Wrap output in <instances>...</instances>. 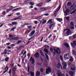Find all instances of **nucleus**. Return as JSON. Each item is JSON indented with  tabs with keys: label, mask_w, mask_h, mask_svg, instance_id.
Segmentation results:
<instances>
[{
	"label": "nucleus",
	"mask_w": 76,
	"mask_h": 76,
	"mask_svg": "<svg viewBox=\"0 0 76 76\" xmlns=\"http://www.w3.org/2000/svg\"><path fill=\"white\" fill-rule=\"evenodd\" d=\"M12 10V9H9L8 10H7V13H8L10 12Z\"/></svg>",
	"instance_id": "nucleus-45"
},
{
	"label": "nucleus",
	"mask_w": 76,
	"mask_h": 76,
	"mask_svg": "<svg viewBox=\"0 0 76 76\" xmlns=\"http://www.w3.org/2000/svg\"><path fill=\"white\" fill-rule=\"evenodd\" d=\"M69 57H70V55L68 53L65 54L64 56V58L66 59H69Z\"/></svg>",
	"instance_id": "nucleus-6"
},
{
	"label": "nucleus",
	"mask_w": 76,
	"mask_h": 76,
	"mask_svg": "<svg viewBox=\"0 0 76 76\" xmlns=\"http://www.w3.org/2000/svg\"><path fill=\"white\" fill-rule=\"evenodd\" d=\"M29 4H30V5H33L34 4H33V3H32V2H30Z\"/></svg>",
	"instance_id": "nucleus-63"
},
{
	"label": "nucleus",
	"mask_w": 76,
	"mask_h": 76,
	"mask_svg": "<svg viewBox=\"0 0 76 76\" xmlns=\"http://www.w3.org/2000/svg\"><path fill=\"white\" fill-rule=\"evenodd\" d=\"M22 8H18L17 9H15L13 10L14 12L15 11H16V10H19V9H21Z\"/></svg>",
	"instance_id": "nucleus-30"
},
{
	"label": "nucleus",
	"mask_w": 76,
	"mask_h": 76,
	"mask_svg": "<svg viewBox=\"0 0 76 76\" xmlns=\"http://www.w3.org/2000/svg\"><path fill=\"white\" fill-rule=\"evenodd\" d=\"M35 33V30H34L31 32L29 34V37H32L33 35H34Z\"/></svg>",
	"instance_id": "nucleus-10"
},
{
	"label": "nucleus",
	"mask_w": 76,
	"mask_h": 76,
	"mask_svg": "<svg viewBox=\"0 0 76 76\" xmlns=\"http://www.w3.org/2000/svg\"><path fill=\"white\" fill-rule=\"evenodd\" d=\"M73 60H74L73 58L71 56L70 58V59L69 60L70 61V62H72L73 61Z\"/></svg>",
	"instance_id": "nucleus-20"
},
{
	"label": "nucleus",
	"mask_w": 76,
	"mask_h": 76,
	"mask_svg": "<svg viewBox=\"0 0 76 76\" xmlns=\"http://www.w3.org/2000/svg\"><path fill=\"white\" fill-rule=\"evenodd\" d=\"M23 46H20L19 47V49H22V48H23Z\"/></svg>",
	"instance_id": "nucleus-39"
},
{
	"label": "nucleus",
	"mask_w": 76,
	"mask_h": 76,
	"mask_svg": "<svg viewBox=\"0 0 76 76\" xmlns=\"http://www.w3.org/2000/svg\"><path fill=\"white\" fill-rule=\"evenodd\" d=\"M20 19V18H13L12 19V20H18V19Z\"/></svg>",
	"instance_id": "nucleus-27"
},
{
	"label": "nucleus",
	"mask_w": 76,
	"mask_h": 76,
	"mask_svg": "<svg viewBox=\"0 0 76 76\" xmlns=\"http://www.w3.org/2000/svg\"><path fill=\"white\" fill-rule=\"evenodd\" d=\"M67 31L66 32V34L67 35H70V29H66L64 30V31Z\"/></svg>",
	"instance_id": "nucleus-7"
},
{
	"label": "nucleus",
	"mask_w": 76,
	"mask_h": 76,
	"mask_svg": "<svg viewBox=\"0 0 76 76\" xmlns=\"http://www.w3.org/2000/svg\"><path fill=\"white\" fill-rule=\"evenodd\" d=\"M21 42V41L20 40L18 41V42H17V44H19Z\"/></svg>",
	"instance_id": "nucleus-53"
},
{
	"label": "nucleus",
	"mask_w": 76,
	"mask_h": 76,
	"mask_svg": "<svg viewBox=\"0 0 76 76\" xmlns=\"http://www.w3.org/2000/svg\"><path fill=\"white\" fill-rule=\"evenodd\" d=\"M70 25L72 26L71 29H74L75 28H74V26H75V23L73 21L71 22Z\"/></svg>",
	"instance_id": "nucleus-3"
},
{
	"label": "nucleus",
	"mask_w": 76,
	"mask_h": 76,
	"mask_svg": "<svg viewBox=\"0 0 76 76\" xmlns=\"http://www.w3.org/2000/svg\"><path fill=\"white\" fill-rule=\"evenodd\" d=\"M60 58L62 61H63V57L62 56H60Z\"/></svg>",
	"instance_id": "nucleus-31"
},
{
	"label": "nucleus",
	"mask_w": 76,
	"mask_h": 76,
	"mask_svg": "<svg viewBox=\"0 0 76 76\" xmlns=\"http://www.w3.org/2000/svg\"><path fill=\"white\" fill-rule=\"evenodd\" d=\"M9 26H13V25L12 24H9Z\"/></svg>",
	"instance_id": "nucleus-57"
},
{
	"label": "nucleus",
	"mask_w": 76,
	"mask_h": 76,
	"mask_svg": "<svg viewBox=\"0 0 76 76\" xmlns=\"http://www.w3.org/2000/svg\"><path fill=\"white\" fill-rule=\"evenodd\" d=\"M49 72H51V69L49 67L46 69V74H49Z\"/></svg>",
	"instance_id": "nucleus-4"
},
{
	"label": "nucleus",
	"mask_w": 76,
	"mask_h": 76,
	"mask_svg": "<svg viewBox=\"0 0 76 76\" xmlns=\"http://www.w3.org/2000/svg\"><path fill=\"white\" fill-rule=\"evenodd\" d=\"M5 70H7H7H9V67H8V66H6V67L5 68Z\"/></svg>",
	"instance_id": "nucleus-40"
},
{
	"label": "nucleus",
	"mask_w": 76,
	"mask_h": 76,
	"mask_svg": "<svg viewBox=\"0 0 76 76\" xmlns=\"http://www.w3.org/2000/svg\"><path fill=\"white\" fill-rule=\"evenodd\" d=\"M27 56L28 57H30V54L28 53L27 54Z\"/></svg>",
	"instance_id": "nucleus-64"
},
{
	"label": "nucleus",
	"mask_w": 76,
	"mask_h": 76,
	"mask_svg": "<svg viewBox=\"0 0 76 76\" xmlns=\"http://www.w3.org/2000/svg\"><path fill=\"white\" fill-rule=\"evenodd\" d=\"M74 68L73 67L71 68V70L73 71L75 70H76V66H75L74 65Z\"/></svg>",
	"instance_id": "nucleus-21"
},
{
	"label": "nucleus",
	"mask_w": 76,
	"mask_h": 76,
	"mask_svg": "<svg viewBox=\"0 0 76 76\" xmlns=\"http://www.w3.org/2000/svg\"><path fill=\"white\" fill-rule=\"evenodd\" d=\"M46 57L47 60H49V57H48V56L47 54H46Z\"/></svg>",
	"instance_id": "nucleus-36"
},
{
	"label": "nucleus",
	"mask_w": 76,
	"mask_h": 76,
	"mask_svg": "<svg viewBox=\"0 0 76 76\" xmlns=\"http://www.w3.org/2000/svg\"><path fill=\"white\" fill-rule=\"evenodd\" d=\"M9 36L10 38H11V37H13V36L12 35H9Z\"/></svg>",
	"instance_id": "nucleus-50"
},
{
	"label": "nucleus",
	"mask_w": 76,
	"mask_h": 76,
	"mask_svg": "<svg viewBox=\"0 0 76 76\" xmlns=\"http://www.w3.org/2000/svg\"><path fill=\"white\" fill-rule=\"evenodd\" d=\"M28 73H29L30 72H29V67H28Z\"/></svg>",
	"instance_id": "nucleus-60"
},
{
	"label": "nucleus",
	"mask_w": 76,
	"mask_h": 76,
	"mask_svg": "<svg viewBox=\"0 0 76 76\" xmlns=\"http://www.w3.org/2000/svg\"><path fill=\"white\" fill-rule=\"evenodd\" d=\"M76 10L75 9L74 11H73L72 12H71L70 13V14L71 15H72V14H73V13H75V12H76Z\"/></svg>",
	"instance_id": "nucleus-37"
},
{
	"label": "nucleus",
	"mask_w": 76,
	"mask_h": 76,
	"mask_svg": "<svg viewBox=\"0 0 76 76\" xmlns=\"http://www.w3.org/2000/svg\"><path fill=\"white\" fill-rule=\"evenodd\" d=\"M64 18H65L67 20H69V19H70V18L69 17H65Z\"/></svg>",
	"instance_id": "nucleus-34"
},
{
	"label": "nucleus",
	"mask_w": 76,
	"mask_h": 76,
	"mask_svg": "<svg viewBox=\"0 0 76 76\" xmlns=\"http://www.w3.org/2000/svg\"><path fill=\"white\" fill-rule=\"evenodd\" d=\"M57 67L58 69H60V68L61 69H62L63 67H62V66L60 64L58 63L57 66Z\"/></svg>",
	"instance_id": "nucleus-8"
},
{
	"label": "nucleus",
	"mask_w": 76,
	"mask_h": 76,
	"mask_svg": "<svg viewBox=\"0 0 76 76\" xmlns=\"http://www.w3.org/2000/svg\"><path fill=\"white\" fill-rule=\"evenodd\" d=\"M52 20H53L52 19H50L47 22V24H48V26H50L52 24V23H53Z\"/></svg>",
	"instance_id": "nucleus-5"
},
{
	"label": "nucleus",
	"mask_w": 76,
	"mask_h": 76,
	"mask_svg": "<svg viewBox=\"0 0 76 76\" xmlns=\"http://www.w3.org/2000/svg\"><path fill=\"white\" fill-rule=\"evenodd\" d=\"M49 15V14L48 13L46 14H45L43 15V16H48Z\"/></svg>",
	"instance_id": "nucleus-55"
},
{
	"label": "nucleus",
	"mask_w": 76,
	"mask_h": 76,
	"mask_svg": "<svg viewBox=\"0 0 76 76\" xmlns=\"http://www.w3.org/2000/svg\"><path fill=\"white\" fill-rule=\"evenodd\" d=\"M15 40H18V39H19V38H18V37H15Z\"/></svg>",
	"instance_id": "nucleus-59"
},
{
	"label": "nucleus",
	"mask_w": 76,
	"mask_h": 76,
	"mask_svg": "<svg viewBox=\"0 0 76 76\" xmlns=\"http://www.w3.org/2000/svg\"><path fill=\"white\" fill-rule=\"evenodd\" d=\"M71 44L72 46L73 47V48H75V47L73 45V44L72 43H71Z\"/></svg>",
	"instance_id": "nucleus-42"
},
{
	"label": "nucleus",
	"mask_w": 76,
	"mask_h": 76,
	"mask_svg": "<svg viewBox=\"0 0 76 76\" xmlns=\"http://www.w3.org/2000/svg\"><path fill=\"white\" fill-rule=\"evenodd\" d=\"M27 27L28 28H29L28 29L27 33L28 34V33H29V32H30L32 31V30L31 28H32V26H27Z\"/></svg>",
	"instance_id": "nucleus-11"
},
{
	"label": "nucleus",
	"mask_w": 76,
	"mask_h": 76,
	"mask_svg": "<svg viewBox=\"0 0 76 76\" xmlns=\"http://www.w3.org/2000/svg\"><path fill=\"white\" fill-rule=\"evenodd\" d=\"M75 8H76V6L75 5L73 4V5H71L70 7L71 10H74Z\"/></svg>",
	"instance_id": "nucleus-12"
},
{
	"label": "nucleus",
	"mask_w": 76,
	"mask_h": 76,
	"mask_svg": "<svg viewBox=\"0 0 76 76\" xmlns=\"http://www.w3.org/2000/svg\"><path fill=\"white\" fill-rule=\"evenodd\" d=\"M44 47H45V48H49V46L47 45H45L44 46Z\"/></svg>",
	"instance_id": "nucleus-52"
},
{
	"label": "nucleus",
	"mask_w": 76,
	"mask_h": 76,
	"mask_svg": "<svg viewBox=\"0 0 76 76\" xmlns=\"http://www.w3.org/2000/svg\"><path fill=\"white\" fill-rule=\"evenodd\" d=\"M7 72V70H6L5 71H4V72H3L2 74H4L5 73H6V72Z\"/></svg>",
	"instance_id": "nucleus-62"
},
{
	"label": "nucleus",
	"mask_w": 76,
	"mask_h": 76,
	"mask_svg": "<svg viewBox=\"0 0 76 76\" xmlns=\"http://www.w3.org/2000/svg\"><path fill=\"white\" fill-rule=\"evenodd\" d=\"M73 38H76V35H74L73 36Z\"/></svg>",
	"instance_id": "nucleus-56"
},
{
	"label": "nucleus",
	"mask_w": 76,
	"mask_h": 76,
	"mask_svg": "<svg viewBox=\"0 0 76 76\" xmlns=\"http://www.w3.org/2000/svg\"><path fill=\"white\" fill-rule=\"evenodd\" d=\"M50 51L51 52H53V48H50Z\"/></svg>",
	"instance_id": "nucleus-54"
},
{
	"label": "nucleus",
	"mask_w": 76,
	"mask_h": 76,
	"mask_svg": "<svg viewBox=\"0 0 76 76\" xmlns=\"http://www.w3.org/2000/svg\"><path fill=\"white\" fill-rule=\"evenodd\" d=\"M69 73L71 76H72L73 75V74H74V73H73V72L72 71H70Z\"/></svg>",
	"instance_id": "nucleus-23"
},
{
	"label": "nucleus",
	"mask_w": 76,
	"mask_h": 76,
	"mask_svg": "<svg viewBox=\"0 0 76 76\" xmlns=\"http://www.w3.org/2000/svg\"><path fill=\"white\" fill-rule=\"evenodd\" d=\"M29 61H32V64H34V63H35V61H34V58H32V57H31Z\"/></svg>",
	"instance_id": "nucleus-13"
},
{
	"label": "nucleus",
	"mask_w": 76,
	"mask_h": 76,
	"mask_svg": "<svg viewBox=\"0 0 76 76\" xmlns=\"http://www.w3.org/2000/svg\"><path fill=\"white\" fill-rule=\"evenodd\" d=\"M40 72L38 71H37L36 72V76H40Z\"/></svg>",
	"instance_id": "nucleus-18"
},
{
	"label": "nucleus",
	"mask_w": 76,
	"mask_h": 76,
	"mask_svg": "<svg viewBox=\"0 0 76 76\" xmlns=\"http://www.w3.org/2000/svg\"><path fill=\"white\" fill-rule=\"evenodd\" d=\"M72 53H73V54H74V55H75V56H76V52L75 51V50H72Z\"/></svg>",
	"instance_id": "nucleus-38"
},
{
	"label": "nucleus",
	"mask_w": 76,
	"mask_h": 76,
	"mask_svg": "<svg viewBox=\"0 0 76 76\" xmlns=\"http://www.w3.org/2000/svg\"><path fill=\"white\" fill-rule=\"evenodd\" d=\"M62 61V64L63 65H64V66L67 65V63H66L63 61Z\"/></svg>",
	"instance_id": "nucleus-25"
},
{
	"label": "nucleus",
	"mask_w": 76,
	"mask_h": 76,
	"mask_svg": "<svg viewBox=\"0 0 76 76\" xmlns=\"http://www.w3.org/2000/svg\"><path fill=\"white\" fill-rule=\"evenodd\" d=\"M56 20H58L59 22H61L63 20L62 19V18H56Z\"/></svg>",
	"instance_id": "nucleus-19"
},
{
	"label": "nucleus",
	"mask_w": 76,
	"mask_h": 76,
	"mask_svg": "<svg viewBox=\"0 0 76 76\" xmlns=\"http://www.w3.org/2000/svg\"><path fill=\"white\" fill-rule=\"evenodd\" d=\"M12 24L13 25H17V22H12Z\"/></svg>",
	"instance_id": "nucleus-33"
},
{
	"label": "nucleus",
	"mask_w": 76,
	"mask_h": 76,
	"mask_svg": "<svg viewBox=\"0 0 76 76\" xmlns=\"http://www.w3.org/2000/svg\"><path fill=\"white\" fill-rule=\"evenodd\" d=\"M64 45H65V46H66V47H68V48H69V45L67 43L64 44Z\"/></svg>",
	"instance_id": "nucleus-29"
},
{
	"label": "nucleus",
	"mask_w": 76,
	"mask_h": 76,
	"mask_svg": "<svg viewBox=\"0 0 76 76\" xmlns=\"http://www.w3.org/2000/svg\"><path fill=\"white\" fill-rule=\"evenodd\" d=\"M67 67V65H64V69H66V67Z\"/></svg>",
	"instance_id": "nucleus-51"
},
{
	"label": "nucleus",
	"mask_w": 76,
	"mask_h": 76,
	"mask_svg": "<svg viewBox=\"0 0 76 76\" xmlns=\"http://www.w3.org/2000/svg\"><path fill=\"white\" fill-rule=\"evenodd\" d=\"M53 25H54V24H53L51 25L49 27V29H51V28H52V27L53 26Z\"/></svg>",
	"instance_id": "nucleus-46"
},
{
	"label": "nucleus",
	"mask_w": 76,
	"mask_h": 76,
	"mask_svg": "<svg viewBox=\"0 0 76 76\" xmlns=\"http://www.w3.org/2000/svg\"><path fill=\"white\" fill-rule=\"evenodd\" d=\"M68 12H69V9H66V11H65L64 12L65 16H67V15H68L67 13H68Z\"/></svg>",
	"instance_id": "nucleus-9"
},
{
	"label": "nucleus",
	"mask_w": 76,
	"mask_h": 76,
	"mask_svg": "<svg viewBox=\"0 0 76 76\" xmlns=\"http://www.w3.org/2000/svg\"><path fill=\"white\" fill-rule=\"evenodd\" d=\"M40 53L41 55V56H43V53L42 52V51L41 50H40Z\"/></svg>",
	"instance_id": "nucleus-48"
},
{
	"label": "nucleus",
	"mask_w": 76,
	"mask_h": 76,
	"mask_svg": "<svg viewBox=\"0 0 76 76\" xmlns=\"http://www.w3.org/2000/svg\"><path fill=\"white\" fill-rule=\"evenodd\" d=\"M44 69H42V68H41L40 69V71L41 72H44Z\"/></svg>",
	"instance_id": "nucleus-49"
},
{
	"label": "nucleus",
	"mask_w": 76,
	"mask_h": 76,
	"mask_svg": "<svg viewBox=\"0 0 76 76\" xmlns=\"http://www.w3.org/2000/svg\"><path fill=\"white\" fill-rule=\"evenodd\" d=\"M73 44L74 45H76V41H74L73 42Z\"/></svg>",
	"instance_id": "nucleus-43"
},
{
	"label": "nucleus",
	"mask_w": 76,
	"mask_h": 76,
	"mask_svg": "<svg viewBox=\"0 0 76 76\" xmlns=\"http://www.w3.org/2000/svg\"><path fill=\"white\" fill-rule=\"evenodd\" d=\"M29 73L30 74V75H31V76H34V73L33 72H29Z\"/></svg>",
	"instance_id": "nucleus-24"
},
{
	"label": "nucleus",
	"mask_w": 76,
	"mask_h": 76,
	"mask_svg": "<svg viewBox=\"0 0 76 76\" xmlns=\"http://www.w3.org/2000/svg\"><path fill=\"white\" fill-rule=\"evenodd\" d=\"M37 6H39V7H41V6H42V3H41L39 4H37Z\"/></svg>",
	"instance_id": "nucleus-22"
},
{
	"label": "nucleus",
	"mask_w": 76,
	"mask_h": 76,
	"mask_svg": "<svg viewBox=\"0 0 76 76\" xmlns=\"http://www.w3.org/2000/svg\"><path fill=\"white\" fill-rule=\"evenodd\" d=\"M25 3H26V4L27 3H29V0L28 1H26L24 2Z\"/></svg>",
	"instance_id": "nucleus-41"
},
{
	"label": "nucleus",
	"mask_w": 76,
	"mask_h": 76,
	"mask_svg": "<svg viewBox=\"0 0 76 76\" xmlns=\"http://www.w3.org/2000/svg\"><path fill=\"white\" fill-rule=\"evenodd\" d=\"M58 76H65V75L64 74H61L58 75Z\"/></svg>",
	"instance_id": "nucleus-44"
},
{
	"label": "nucleus",
	"mask_w": 76,
	"mask_h": 76,
	"mask_svg": "<svg viewBox=\"0 0 76 76\" xmlns=\"http://www.w3.org/2000/svg\"><path fill=\"white\" fill-rule=\"evenodd\" d=\"M9 58L8 57H7L6 58H5V61L6 62H7V61H9Z\"/></svg>",
	"instance_id": "nucleus-28"
},
{
	"label": "nucleus",
	"mask_w": 76,
	"mask_h": 76,
	"mask_svg": "<svg viewBox=\"0 0 76 76\" xmlns=\"http://www.w3.org/2000/svg\"><path fill=\"white\" fill-rule=\"evenodd\" d=\"M52 0H48L46 1L47 3H49V2L51 1Z\"/></svg>",
	"instance_id": "nucleus-58"
},
{
	"label": "nucleus",
	"mask_w": 76,
	"mask_h": 76,
	"mask_svg": "<svg viewBox=\"0 0 76 76\" xmlns=\"http://www.w3.org/2000/svg\"><path fill=\"white\" fill-rule=\"evenodd\" d=\"M7 50L6 49H5L4 50V53H1V55H3V54H7Z\"/></svg>",
	"instance_id": "nucleus-17"
},
{
	"label": "nucleus",
	"mask_w": 76,
	"mask_h": 76,
	"mask_svg": "<svg viewBox=\"0 0 76 76\" xmlns=\"http://www.w3.org/2000/svg\"><path fill=\"white\" fill-rule=\"evenodd\" d=\"M40 10H41V11H44V10H45V8H41L40 9Z\"/></svg>",
	"instance_id": "nucleus-32"
},
{
	"label": "nucleus",
	"mask_w": 76,
	"mask_h": 76,
	"mask_svg": "<svg viewBox=\"0 0 76 76\" xmlns=\"http://www.w3.org/2000/svg\"><path fill=\"white\" fill-rule=\"evenodd\" d=\"M39 56V53H38V52H36L34 55V56L35 57H36V58H38Z\"/></svg>",
	"instance_id": "nucleus-14"
},
{
	"label": "nucleus",
	"mask_w": 76,
	"mask_h": 76,
	"mask_svg": "<svg viewBox=\"0 0 76 76\" xmlns=\"http://www.w3.org/2000/svg\"><path fill=\"white\" fill-rule=\"evenodd\" d=\"M55 51V52H53L54 54H56V53L58 54H60L61 53V51H60V49L58 48L56 50L55 48L53 49Z\"/></svg>",
	"instance_id": "nucleus-2"
},
{
	"label": "nucleus",
	"mask_w": 76,
	"mask_h": 76,
	"mask_svg": "<svg viewBox=\"0 0 76 76\" xmlns=\"http://www.w3.org/2000/svg\"><path fill=\"white\" fill-rule=\"evenodd\" d=\"M71 4H72L71 3V2H69L67 3V6H68V7H69V6H70Z\"/></svg>",
	"instance_id": "nucleus-26"
},
{
	"label": "nucleus",
	"mask_w": 76,
	"mask_h": 76,
	"mask_svg": "<svg viewBox=\"0 0 76 76\" xmlns=\"http://www.w3.org/2000/svg\"><path fill=\"white\" fill-rule=\"evenodd\" d=\"M49 9H50V7H46L45 8V10H48Z\"/></svg>",
	"instance_id": "nucleus-47"
},
{
	"label": "nucleus",
	"mask_w": 76,
	"mask_h": 76,
	"mask_svg": "<svg viewBox=\"0 0 76 76\" xmlns=\"http://www.w3.org/2000/svg\"><path fill=\"white\" fill-rule=\"evenodd\" d=\"M46 22H47V20H44L42 21V24L43 25V24L45 23Z\"/></svg>",
	"instance_id": "nucleus-35"
},
{
	"label": "nucleus",
	"mask_w": 76,
	"mask_h": 76,
	"mask_svg": "<svg viewBox=\"0 0 76 76\" xmlns=\"http://www.w3.org/2000/svg\"><path fill=\"white\" fill-rule=\"evenodd\" d=\"M44 51H45V52H46L49 55H50V52H49L48 50H47V49L46 48H45L44 49Z\"/></svg>",
	"instance_id": "nucleus-15"
},
{
	"label": "nucleus",
	"mask_w": 76,
	"mask_h": 76,
	"mask_svg": "<svg viewBox=\"0 0 76 76\" xmlns=\"http://www.w3.org/2000/svg\"><path fill=\"white\" fill-rule=\"evenodd\" d=\"M44 16V15H42L40 16L39 17H37L36 18L37 19H41L42 18V16Z\"/></svg>",
	"instance_id": "nucleus-16"
},
{
	"label": "nucleus",
	"mask_w": 76,
	"mask_h": 76,
	"mask_svg": "<svg viewBox=\"0 0 76 76\" xmlns=\"http://www.w3.org/2000/svg\"><path fill=\"white\" fill-rule=\"evenodd\" d=\"M60 8H61V5H60L57 8V9L54 11V14L53 15L55 16H56L57 15V12H58L60 10Z\"/></svg>",
	"instance_id": "nucleus-1"
},
{
	"label": "nucleus",
	"mask_w": 76,
	"mask_h": 76,
	"mask_svg": "<svg viewBox=\"0 0 76 76\" xmlns=\"http://www.w3.org/2000/svg\"><path fill=\"white\" fill-rule=\"evenodd\" d=\"M24 52V50H22L21 51V55H22V54H23V52Z\"/></svg>",
	"instance_id": "nucleus-61"
}]
</instances>
